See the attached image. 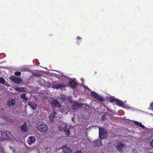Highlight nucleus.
<instances>
[{
  "label": "nucleus",
  "mask_w": 153,
  "mask_h": 153,
  "mask_svg": "<svg viewBox=\"0 0 153 153\" xmlns=\"http://www.w3.org/2000/svg\"><path fill=\"white\" fill-rule=\"evenodd\" d=\"M36 128L41 133L46 132L48 129V126L42 122L37 123L36 125Z\"/></svg>",
  "instance_id": "obj_1"
},
{
  "label": "nucleus",
  "mask_w": 153,
  "mask_h": 153,
  "mask_svg": "<svg viewBox=\"0 0 153 153\" xmlns=\"http://www.w3.org/2000/svg\"><path fill=\"white\" fill-rule=\"evenodd\" d=\"M99 129L100 139L102 140L105 139L107 136L108 132L103 127L99 128Z\"/></svg>",
  "instance_id": "obj_2"
},
{
  "label": "nucleus",
  "mask_w": 153,
  "mask_h": 153,
  "mask_svg": "<svg viewBox=\"0 0 153 153\" xmlns=\"http://www.w3.org/2000/svg\"><path fill=\"white\" fill-rule=\"evenodd\" d=\"M52 88L56 89H59L62 90H65L66 87L65 85H62V83H59L53 85Z\"/></svg>",
  "instance_id": "obj_3"
},
{
  "label": "nucleus",
  "mask_w": 153,
  "mask_h": 153,
  "mask_svg": "<svg viewBox=\"0 0 153 153\" xmlns=\"http://www.w3.org/2000/svg\"><path fill=\"white\" fill-rule=\"evenodd\" d=\"M9 79L16 84H20L22 81V79L20 78L16 77L14 76H10L9 78Z\"/></svg>",
  "instance_id": "obj_4"
},
{
  "label": "nucleus",
  "mask_w": 153,
  "mask_h": 153,
  "mask_svg": "<svg viewBox=\"0 0 153 153\" xmlns=\"http://www.w3.org/2000/svg\"><path fill=\"white\" fill-rule=\"evenodd\" d=\"M51 106L54 108H60L61 107L60 103L56 100H53L51 101Z\"/></svg>",
  "instance_id": "obj_5"
},
{
  "label": "nucleus",
  "mask_w": 153,
  "mask_h": 153,
  "mask_svg": "<svg viewBox=\"0 0 153 153\" xmlns=\"http://www.w3.org/2000/svg\"><path fill=\"white\" fill-rule=\"evenodd\" d=\"M126 145L123 142H120L116 145L117 150L119 152H122L123 147H125Z\"/></svg>",
  "instance_id": "obj_6"
},
{
  "label": "nucleus",
  "mask_w": 153,
  "mask_h": 153,
  "mask_svg": "<svg viewBox=\"0 0 153 153\" xmlns=\"http://www.w3.org/2000/svg\"><path fill=\"white\" fill-rule=\"evenodd\" d=\"M82 106V104L77 102H75L71 106V108L72 110H76L81 108Z\"/></svg>",
  "instance_id": "obj_7"
},
{
  "label": "nucleus",
  "mask_w": 153,
  "mask_h": 153,
  "mask_svg": "<svg viewBox=\"0 0 153 153\" xmlns=\"http://www.w3.org/2000/svg\"><path fill=\"white\" fill-rule=\"evenodd\" d=\"M16 104V100L14 99H10L7 100V105L9 108L14 105Z\"/></svg>",
  "instance_id": "obj_8"
},
{
  "label": "nucleus",
  "mask_w": 153,
  "mask_h": 153,
  "mask_svg": "<svg viewBox=\"0 0 153 153\" xmlns=\"http://www.w3.org/2000/svg\"><path fill=\"white\" fill-rule=\"evenodd\" d=\"M69 86L72 88H76L77 86L76 82L73 79H71L68 82Z\"/></svg>",
  "instance_id": "obj_9"
},
{
  "label": "nucleus",
  "mask_w": 153,
  "mask_h": 153,
  "mask_svg": "<svg viewBox=\"0 0 153 153\" xmlns=\"http://www.w3.org/2000/svg\"><path fill=\"white\" fill-rule=\"evenodd\" d=\"M21 131L23 132H26L27 131L28 128L26 123L25 122L20 127Z\"/></svg>",
  "instance_id": "obj_10"
},
{
  "label": "nucleus",
  "mask_w": 153,
  "mask_h": 153,
  "mask_svg": "<svg viewBox=\"0 0 153 153\" xmlns=\"http://www.w3.org/2000/svg\"><path fill=\"white\" fill-rule=\"evenodd\" d=\"M36 141L35 137L34 136L29 137L27 140V142L29 145L33 143Z\"/></svg>",
  "instance_id": "obj_11"
},
{
  "label": "nucleus",
  "mask_w": 153,
  "mask_h": 153,
  "mask_svg": "<svg viewBox=\"0 0 153 153\" xmlns=\"http://www.w3.org/2000/svg\"><path fill=\"white\" fill-rule=\"evenodd\" d=\"M63 153H72V151L70 148L66 146L62 147Z\"/></svg>",
  "instance_id": "obj_12"
},
{
  "label": "nucleus",
  "mask_w": 153,
  "mask_h": 153,
  "mask_svg": "<svg viewBox=\"0 0 153 153\" xmlns=\"http://www.w3.org/2000/svg\"><path fill=\"white\" fill-rule=\"evenodd\" d=\"M102 145L101 140H94V142L93 146L94 147H100Z\"/></svg>",
  "instance_id": "obj_13"
},
{
  "label": "nucleus",
  "mask_w": 153,
  "mask_h": 153,
  "mask_svg": "<svg viewBox=\"0 0 153 153\" xmlns=\"http://www.w3.org/2000/svg\"><path fill=\"white\" fill-rule=\"evenodd\" d=\"M28 105L30 106L33 110H34L37 107V104L33 102H29L28 103Z\"/></svg>",
  "instance_id": "obj_14"
},
{
  "label": "nucleus",
  "mask_w": 153,
  "mask_h": 153,
  "mask_svg": "<svg viewBox=\"0 0 153 153\" xmlns=\"http://www.w3.org/2000/svg\"><path fill=\"white\" fill-rule=\"evenodd\" d=\"M56 114V112H53L51 114L49 117V120L51 123L54 122V118L55 117Z\"/></svg>",
  "instance_id": "obj_15"
},
{
  "label": "nucleus",
  "mask_w": 153,
  "mask_h": 153,
  "mask_svg": "<svg viewBox=\"0 0 153 153\" xmlns=\"http://www.w3.org/2000/svg\"><path fill=\"white\" fill-rule=\"evenodd\" d=\"M1 137L3 140H5L9 138L10 137L5 132H2L1 133Z\"/></svg>",
  "instance_id": "obj_16"
},
{
  "label": "nucleus",
  "mask_w": 153,
  "mask_h": 153,
  "mask_svg": "<svg viewBox=\"0 0 153 153\" xmlns=\"http://www.w3.org/2000/svg\"><path fill=\"white\" fill-rule=\"evenodd\" d=\"M134 123L139 127H140L143 129L145 128V126L142 124L141 123H139V122L136 121H134Z\"/></svg>",
  "instance_id": "obj_17"
},
{
  "label": "nucleus",
  "mask_w": 153,
  "mask_h": 153,
  "mask_svg": "<svg viewBox=\"0 0 153 153\" xmlns=\"http://www.w3.org/2000/svg\"><path fill=\"white\" fill-rule=\"evenodd\" d=\"M115 102L119 106H122L124 105L123 102L119 100H115Z\"/></svg>",
  "instance_id": "obj_18"
},
{
  "label": "nucleus",
  "mask_w": 153,
  "mask_h": 153,
  "mask_svg": "<svg viewBox=\"0 0 153 153\" xmlns=\"http://www.w3.org/2000/svg\"><path fill=\"white\" fill-rule=\"evenodd\" d=\"M95 99L101 102H103L105 100L104 98L102 97L99 95H97Z\"/></svg>",
  "instance_id": "obj_19"
},
{
  "label": "nucleus",
  "mask_w": 153,
  "mask_h": 153,
  "mask_svg": "<svg viewBox=\"0 0 153 153\" xmlns=\"http://www.w3.org/2000/svg\"><path fill=\"white\" fill-rule=\"evenodd\" d=\"M70 128H68L67 126H66L64 129V131L65 132L66 135L69 136V134H70V131L69 130Z\"/></svg>",
  "instance_id": "obj_20"
},
{
  "label": "nucleus",
  "mask_w": 153,
  "mask_h": 153,
  "mask_svg": "<svg viewBox=\"0 0 153 153\" xmlns=\"http://www.w3.org/2000/svg\"><path fill=\"white\" fill-rule=\"evenodd\" d=\"M15 90L20 92H23L25 91V88L22 87H16L15 88Z\"/></svg>",
  "instance_id": "obj_21"
},
{
  "label": "nucleus",
  "mask_w": 153,
  "mask_h": 153,
  "mask_svg": "<svg viewBox=\"0 0 153 153\" xmlns=\"http://www.w3.org/2000/svg\"><path fill=\"white\" fill-rule=\"evenodd\" d=\"M107 100L109 102L112 103L115 101L114 99L112 97H108L107 98Z\"/></svg>",
  "instance_id": "obj_22"
},
{
  "label": "nucleus",
  "mask_w": 153,
  "mask_h": 153,
  "mask_svg": "<svg viewBox=\"0 0 153 153\" xmlns=\"http://www.w3.org/2000/svg\"><path fill=\"white\" fill-rule=\"evenodd\" d=\"M20 97L22 99L25 100V101H27V97H26V94H24L21 95H20Z\"/></svg>",
  "instance_id": "obj_23"
},
{
  "label": "nucleus",
  "mask_w": 153,
  "mask_h": 153,
  "mask_svg": "<svg viewBox=\"0 0 153 153\" xmlns=\"http://www.w3.org/2000/svg\"><path fill=\"white\" fill-rule=\"evenodd\" d=\"M7 82L3 77L0 78V83L3 85H5V83Z\"/></svg>",
  "instance_id": "obj_24"
},
{
  "label": "nucleus",
  "mask_w": 153,
  "mask_h": 153,
  "mask_svg": "<svg viewBox=\"0 0 153 153\" xmlns=\"http://www.w3.org/2000/svg\"><path fill=\"white\" fill-rule=\"evenodd\" d=\"M91 95L95 99L98 94L95 92H92L91 93Z\"/></svg>",
  "instance_id": "obj_25"
},
{
  "label": "nucleus",
  "mask_w": 153,
  "mask_h": 153,
  "mask_svg": "<svg viewBox=\"0 0 153 153\" xmlns=\"http://www.w3.org/2000/svg\"><path fill=\"white\" fill-rule=\"evenodd\" d=\"M106 116L105 114H103L102 116V118H101V120L102 121H105L106 120V118L105 117Z\"/></svg>",
  "instance_id": "obj_26"
},
{
  "label": "nucleus",
  "mask_w": 153,
  "mask_h": 153,
  "mask_svg": "<svg viewBox=\"0 0 153 153\" xmlns=\"http://www.w3.org/2000/svg\"><path fill=\"white\" fill-rule=\"evenodd\" d=\"M21 72L19 71H16L15 72L14 74L15 75L19 76L21 75Z\"/></svg>",
  "instance_id": "obj_27"
},
{
  "label": "nucleus",
  "mask_w": 153,
  "mask_h": 153,
  "mask_svg": "<svg viewBox=\"0 0 153 153\" xmlns=\"http://www.w3.org/2000/svg\"><path fill=\"white\" fill-rule=\"evenodd\" d=\"M58 128L59 131H63L64 130V128L61 126H59Z\"/></svg>",
  "instance_id": "obj_28"
},
{
  "label": "nucleus",
  "mask_w": 153,
  "mask_h": 153,
  "mask_svg": "<svg viewBox=\"0 0 153 153\" xmlns=\"http://www.w3.org/2000/svg\"><path fill=\"white\" fill-rule=\"evenodd\" d=\"M74 153H82V152L80 150H76Z\"/></svg>",
  "instance_id": "obj_29"
},
{
  "label": "nucleus",
  "mask_w": 153,
  "mask_h": 153,
  "mask_svg": "<svg viewBox=\"0 0 153 153\" xmlns=\"http://www.w3.org/2000/svg\"><path fill=\"white\" fill-rule=\"evenodd\" d=\"M10 149L11 150H13V152H15V149L14 147H12V146H10Z\"/></svg>",
  "instance_id": "obj_30"
},
{
  "label": "nucleus",
  "mask_w": 153,
  "mask_h": 153,
  "mask_svg": "<svg viewBox=\"0 0 153 153\" xmlns=\"http://www.w3.org/2000/svg\"><path fill=\"white\" fill-rule=\"evenodd\" d=\"M150 145L153 146V139H152L150 143Z\"/></svg>",
  "instance_id": "obj_31"
},
{
  "label": "nucleus",
  "mask_w": 153,
  "mask_h": 153,
  "mask_svg": "<svg viewBox=\"0 0 153 153\" xmlns=\"http://www.w3.org/2000/svg\"><path fill=\"white\" fill-rule=\"evenodd\" d=\"M150 107L151 108H153V102L150 104Z\"/></svg>",
  "instance_id": "obj_32"
},
{
  "label": "nucleus",
  "mask_w": 153,
  "mask_h": 153,
  "mask_svg": "<svg viewBox=\"0 0 153 153\" xmlns=\"http://www.w3.org/2000/svg\"><path fill=\"white\" fill-rule=\"evenodd\" d=\"M107 108H108L107 109L108 111H109V112H110L111 111V110L110 109H109L108 107Z\"/></svg>",
  "instance_id": "obj_33"
},
{
  "label": "nucleus",
  "mask_w": 153,
  "mask_h": 153,
  "mask_svg": "<svg viewBox=\"0 0 153 153\" xmlns=\"http://www.w3.org/2000/svg\"><path fill=\"white\" fill-rule=\"evenodd\" d=\"M77 39H79V40L81 39V37H80L79 36H78L77 37Z\"/></svg>",
  "instance_id": "obj_34"
},
{
  "label": "nucleus",
  "mask_w": 153,
  "mask_h": 153,
  "mask_svg": "<svg viewBox=\"0 0 153 153\" xmlns=\"http://www.w3.org/2000/svg\"><path fill=\"white\" fill-rule=\"evenodd\" d=\"M72 121H74L75 120V118L74 117H72Z\"/></svg>",
  "instance_id": "obj_35"
},
{
  "label": "nucleus",
  "mask_w": 153,
  "mask_h": 153,
  "mask_svg": "<svg viewBox=\"0 0 153 153\" xmlns=\"http://www.w3.org/2000/svg\"><path fill=\"white\" fill-rule=\"evenodd\" d=\"M84 87L85 88H87V89H88V88L86 86H84Z\"/></svg>",
  "instance_id": "obj_36"
}]
</instances>
